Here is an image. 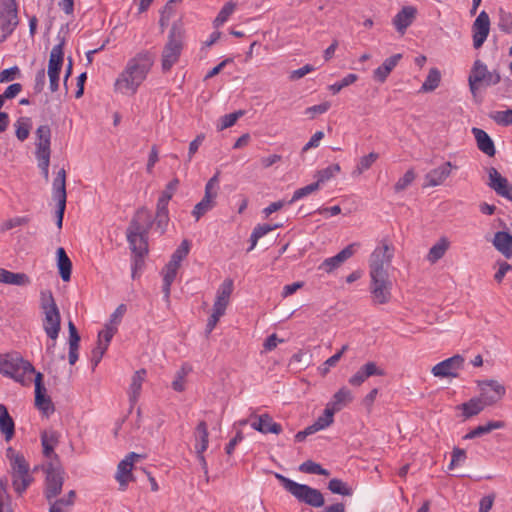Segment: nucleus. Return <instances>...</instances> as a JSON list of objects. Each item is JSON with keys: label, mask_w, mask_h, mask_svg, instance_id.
Wrapping results in <instances>:
<instances>
[{"label": "nucleus", "mask_w": 512, "mask_h": 512, "mask_svg": "<svg viewBox=\"0 0 512 512\" xmlns=\"http://www.w3.org/2000/svg\"><path fill=\"white\" fill-rule=\"evenodd\" d=\"M358 80V76L354 73L347 74L342 80L328 86V89L332 94L339 93L343 88L355 83Z\"/></svg>", "instance_id": "obj_53"}, {"label": "nucleus", "mask_w": 512, "mask_h": 512, "mask_svg": "<svg viewBox=\"0 0 512 512\" xmlns=\"http://www.w3.org/2000/svg\"><path fill=\"white\" fill-rule=\"evenodd\" d=\"M107 348H108L107 344H103L102 341H97V346L92 350V357H91V363H92L93 370L100 363Z\"/></svg>", "instance_id": "obj_61"}, {"label": "nucleus", "mask_w": 512, "mask_h": 512, "mask_svg": "<svg viewBox=\"0 0 512 512\" xmlns=\"http://www.w3.org/2000/svg\"><path fill=\"white\" fill-rule=\"evenodd\" d=\"M245 114V111L243 110H238L236 112H233V113H230V114H226L224 116H222L220 119H219V122L217 124V129L219 131H222L224 129H227L229 127H232L236 121L242 117L243 115Z\"/></svg>", "instance_id": "obj_49"}, {"label": "nucleus", "mask_w": 512, "mask_h": 512, "mask_svg": "<svg viewBox=\"0 0 512 512\" xmlns=\"http://www.w3.org/2000/svg\"><path fill=\"white\" fill-rule=\"evenodd\" d=\"M353 400L352 392L347 387L340 388L332 397L327 407L333 410L334 413L340 411L344 406Z\"/></svg>", "instance_id": "obj_30"}, {"label": "nucleus", "mask_w": 512, "mask_h": 512, "mask_svg": "<svg viewBox=\"0 0 512 512\" xmlns=\"http://www.w3.org/2000/svg\"><path fill=\"white\" fill-rule=\"evenodd\" d=\"M361 369L363 370L364 374L367 378L371 376H383L384 371L377 366L375 362H367L363 366H361Z\"/></svg>", "instance_id": "obj_64"}, {"label": "nucleus", "mask_w": 512, "mask_h": 512, "mask_svg": "<svg viewBox=\"0 0 512 512\" xmlns=\"http://www.w3.org/2000/svg\"><path fill=\"white\" fill-rule=\"evenodd\" d=\"M57 209L55 211L56 225L59 229L63 225V217L66 209L67 194H56L55 198Z\"/></svg>", "instance_id": "obj_50"}, {"label": "nucleus", "mask_w": 512, "mask_h": 512, "mask_svg": "<svg viewBox=\"0 0 512 512\" xmlns=\"http://www.w3.org/2000/svg\"><path fill=\"white\" fill-rule=\"evenodd\" d=\"M340 171V167L338 164H332L325 169H322L317 174V180L314 183H311L305 187L297 189L295 192H314L317 189H320V185L332 177H334Z\"/></svg>", "instance_id": "obj_25"}, {"label": "nucleus", "mask_w": 512, "mask_h": 512, "mask_svg": "<svg viewBox=\"0 0 512 512\" xmlns=\"http://www.w3.org/2000/svg\"><path fill=\"white\" fill-rule=\"evenodd\" d=\"M500 80L499 72L497 70L489 71L487 65L481 60H475L468 77L469 88L474 97L480 88L494 86Z\"/></svg>", "instance_id": "obj_6"}, {"label": "nucleus", "mask_w": 512, "mask_h": 512, "mask_svg": "<svg viewBox=\"0 0 512 512\" xmlns=\"http://www.w3.org/2000/svg\"><path fill=\"white\" fill-rule=\"evenodd\" d=\"M190 250V242L183 240L180 246L173 252L170 263L180 267L181 261L186 258Z\"/></svg>", "instance_id": "obj_51"}, {"label": "nucleus", "mask_w": 512, "mask_h": 512, "mask_svg": "<svg viewBox=\"0 0 512 512\" xmlns=\"http://www.w3.org/2000/svg\"><path fill=\"white\" fill-rule=\"evenodd\" d=\"M370 277L371 283L369 289L373 304L383 305L389 303L392 298V282L389 279V275H370Z\"/></svg>", "instance_id": "obj_9"}, {"label": "nucleus", "mask_w": 512, "mask_h": 512, "mask_svg": "<svg viewBox=\"0 0 512 512\" xmlns=\"http://www.w3.org/2000/svg\"><path fill=\"white\" fill-rule=\"evenodd\" d=\"M217 194H204L202 200L197 203L192 211V215L199 220L203 215L210 211L216 203Z\"/></svg>", "instance_id": "obj_40"}, {"label": "nucleus", "mask_w": 512, "mask_h": 512, "mask_svg": "<svg viewBox=\"0 0 512 512\" xmlns=\"http://www.w3.org/2000/svg\"><path fill=\"white\" fill-rule=\"evenodd\" d=\"M209 433L205 421H200L195 429V450L196 453H204L208 447Z\"/></svg>", "instance_id": "obj_38"}, {"label": "nucleus", "mask_w": 512, "mask_h": 512, "mask_svg": "<svg viewBox=\"0 0 512 512\" xmlns=\"http://www.w3.org/2000/svg\"><path fill=\"white\" fill-rule=\"evenodd\" d=\"M471 132L476 139L479 150L488 156H494L496 150L491 137L480 128L474 127Z\"/></svg>", "instance_id": "obj_28"}, {"label": "nucleus", "mask_w": 512, "mask_h": 512, "mask_svg": "<svg viewBox=\"0 0 512 512\" xmlns=\"http://www.w3.org/2000/svg\"><path fill=\"white\" fill-rule=\"evenodd\" d=\"M46 483L45 497L49 503L55 499L61 492L64 483V470L61 465L53 461L49 462L45 468Z\"/></svg>", "instance_id": "obj_8"}, {"label": "nucleus", "mask_w": 512, "mask_h": 512, "mask_svg": "<svg viewBox=\"0 0 512 512\" xmlns=\"http://www.w3.org/2000/svg\"><path fill=\"white\" fill-rule=\"evenodd\" d=\"M251 420V427L260 433H273L278 435L282 432L281 424L274 422L273 418L268 413L261 415L252 414Z\"/></svg>", "instance_id": "obj_19"}, {"label": "nucleus", "mask_w": 512, "mask_h": 512, "mask_svg": "<svg viewBox=\"0 0 512 512\" xmlns=\"http://www.w3.org/2000/svg\"><path fill=\"white\" fill-rule=\"evenodd\" d=\"M490 32V18L486 11H481L472 24L473 47L479 49Z\"/></svg>", "instance_id": "obj_14"}, {"label": "nucleus", "mask_w": 512, "mask_h": 512, "mask_svg": "<svg viewBox=\"0 0 512 512\" xmlns=\"http://www.w3.org/2000/svg\"><path fill=\"white\" fill-rule=\"evenodd\" d=\"M0 373L13 378L22 385H30L32 375L36 376L34 366L27 360H24L18 354H8L6 358L0 361Z\"/></svg>", "instance_id": "obj_3"}, {"label": "nucleus", "mask_w": 512, "mask_h": 512, "mask_svg": "<svg viewBox=\"0 0 512 512\" xmlns=\"http://www.w3.org/2000/svg\"><path fill=\"white\" fill-rule=\"evenodd\" d=\"M402 57V54H394L386 58L382 65L373 71V79L379 83H384Z\"/></svg>", "instance_id": "obj_26"}, {"label": "nucleus", "mask_w": 512, "mask_h": 512, "mask_svg": "<svg viewBox=\"0 0 512 512\" xmlns=\"http://www.w3.org/2000/svg\"><path fill=\"white\" fill-rule=\"evenodd\" d=\"M43 329L52 340V343L47 346V350L49 351L55 347L56 339L61 329V315L59 309L52 308L48 311H44Z\"/></svg>", "instance_id": "obj_13"}, {"label": "nucleus", "mask_w": 512, "mask_h": 512, "mask_svg": "<svg viewBox=\"0 0 512 512\" xmlns=\"http://www.w3.org/2000/svg\"><path fill=\"white\" fill-rule=\"evenodd\" d=\"M232 291L233 280L229 278L225 279L217 291L216 299L213 305V310L225 314Z\"/></svg>", "instance_id": "obj_23"}, {"label": "nucleus", "mask_w": 512, "mask_h": 512, "mask_svg": "<svg viewBox=\"0 0 512 512\" xmlns=\"http://www.w3.org/2000/svg\"><path fill=\"white\" fill-rule=\"evenodd\" d=\"M139 458H141L140 454L131 452L118 464L115 478L119 482L121 490H124L129 482L135 481V477L132 473L134 467L133 462L135 459Z\"/></svg>", "instance_id": "obj_17"}, {"label": "nucleus", "mask_w": 512, "mask_h": 512, "mask_svg": "<svg viewBox=\"0 0 512 512\" xmlns=\"http://www.w3.org/2000/svg\"><path fill=\"white\" fill-rule=\"evenodd\" d=\"M76 499V492L74 490H70L68 494L60 499H53L51 503H49L52 506L60 507V508H68L72 507L75 503Z\"/></svg>", "instance_id": "obj_60"}, {"label": "nucleus", "mask_w": 512, "mask_h": 512, "mask_svg": "<svg viewBox=\"0 0 512 512\" xmlns=\"http://www.w3.org/2000/svg\"><path fill=\"white\" fill-rule=\"evenodd\" d=\"M59 433L55 430H45L41 433V444L43 447V455L52 458L53 462L58 463L59 457L54 452V448L59 443Z\"/></svg>", "instance_id": "obj_21"}, {"label": "nucleus", "mask_w": 512, "mask_h": 512, "mask_svg": "<svg viewBox=\"0 0 512 512\" xmlns=\"http://www.w3.org/2000/svg\"><path fill=\"white\" fill-rule=\"evenodd\" d=\"M40 307L44 311H48L52 308L59 309L53 294L50 290H42L40 293Z\"/></svg>", "instance_id": "obj_56"}, {"label": "nucleus", "mask_w": 512, "mask_h": 512, "mask_svg": "<svg viewBox=\"0 0 512 512\" xmlns=\"http://www.w3.org/2000/svg\"><path fill=\"white\" fill-rule=\"evenodd\" d=\"M392 257L393 249L387 243H383L382 246L377 247L370 256V275L379 276L382 274H388L384 266L390 265Z\"/></svg>", "instance_id": "obj_12"}, {"label": "nucleus", "mask_w": 512, "mask_h": 512, "mask_svg": "<svg viewBox=\"0 0 512 512\" xmlns=\"http://www.w3.org/2000/svg\"><path fill=\"white\" fill-rule=\"evenodd\" d=\"M489 181L488 185L495 192H511L512 187L509 185L507 179L503 177L496 168L490 167L488 170Z\"/></svg>", "instance_id": "obj_32"}, {"label": "nucleus", "mask_w": 512, "mask_h": 512, "mask_svg": "<svg viewBox=\"0 0 512 512\" xmlns=\"http://www.w3.org/2000/svg\"><path fill=\"white\" fill-rule=\"evenodd\" d=\"M275 477L280 481L284 489L291 493L299 502L316 508L322 507L325 504L324 496L318 489L306 484H299L279 473H275Z\"/></svg>", "instance_id": "obj_4"}, {"label": "nucleus", "mask_w": 512, "mask_h": 512, "mask_svg": "<svg viewBox=\"0 0 512 512\" xmlns=\"http://www.w3.org/2000/svg\"><path fill=\"white\" fill-rule=\"evenodd\" d=\"M11 467L13 470V480L12 484L14 490L18 494H22L31 484L32 477L29 474V464L25 460L24 456L15 455L14 459L11 462Z\"/></svg>", "instance_id": "obj_10"}, {"label": "nucleus", "mask_w": 512, "mask_h": 512, "mask_svg": "<svg viewBox=\"0 0 512 512\" xmlns=\"http://www.w3.org/2000/svg\"><path fill=\"white\" fill-rule=\"evenodd\" d=\"M449 241L447 238L442 237L437 243H435L429 250L427 259L431 263H436L440 260L449 248Z\"/></svg>", "instance_id": "obj_42"}, {"label": "nucleus", "mask_w": 512, "mask_h": 512, "mask_svg": "<svg viewBox=\"0 0 512 512\" xmlns=\"http://www.w3.org/2000/svg\"><path fill=\"white\" fill-rule=\"evenodd\" d=\"M490 118L493 119L498 125L509 126L512 124V109L505 111H495L490 114Z\"/></svg>", "instance_id": "obj_57"}, {"label": "nucleus", "mask_w": 512, "mask_h": 512, "mask_svg": "<svg viewBox=\"0 0 512 512\" xmlns=\"http://www.w3.org/2000/svg\"><path fill=\"white\" fill-rule=\"evenodd\" d=\"M179 266L168 262L163 269V287L162 291L166 300L169 299L171 285L174 282Z\"/></svg>", "instance_id": "obj_39"}, {"label": "nucleus", "mask_w": 512, "mask_h": 512, "mask_svg": "<svg viewBox=\"0 0 512 512\" xmlns=\"http://www.w3.org/2000/svg\"><path fill=\"white\" fill-rule=\"evenodd\" d=\"M145 376L146 370L140 369L137 370L132 377V382L129 389V401L131 403V407H133L138 400Z\"/></svg>", "instance_id": "obj_36"}, {"label": "nucleus", "mask_w": 512, "mask_h": 512, "mask_svg": "<svg viewBox=\"0 0 512 512\" xmlns=\"http://www.w3.org/2000/svg\"><path fill=\"white\" fill-rule=\"evenodd\" d=\"M56 256L60 277L62 278L63 281L67 282L71 278L72 262L66 254V251L63 247H59L57 249Z\"/></svg>", "instance_id": "obj_33"}, {"label": "nucleus", "mask_w": 512, "mask_h": 512, "mask_svg": "<svg viewBox=\"0 0 512 512\" xmlns=\"http://www.w3.org/2000/svg\"><path fill=\"white\" fill-rule=\"evenodd\" d=\"M493 245L506 258L512 257V235L506 231H498L494 235Z\"/></svg>", "instance_id": "obj_29"}, {"label": "nucleus", "mask_w": 512, "mask_h": 512, "mask_svg": "<svg viewBox=\"0 0 512 512\" xmlns=\"http://www.w3.org/2000/svg\"><path fill=\"white\" fill-rule=\"evenodd\" d=\"M152 226V217L150 212L144 208H139L131 219L127 228V241L133 254L145 256L148 253L147 235Z\"/></svg>", "instance_id": "obj_2"}, {"label": "nucleus", "mask_w": 512, "mask_h": 512, "mask_svg": "<svg viewBox=\"0 0 512 512\" xmlns=\"http://www.w3.org/2000/svg\"><path fill=\"white\" fill-rule=\"evenodd\" d=\"M0 431L4 434L6 441L11 440L15 434L14 420L4 404H0Z\"/></svg>", "instance_id": "obj_31"}, {"label": "nucleus", "mask_w": 512, "mask_h": 512, "mask_svg": "<svg viewBox=\"0 0 512 512\" xmlns=\"http://www.w3.org/2000/svg\"><path fill=\"white\" fill-rule=\"evenodd\" d=\"M417 9L413 6L403 7L393 18V24L400 34H404L406 29L413 23L416 17Z\"/></svg>", "instance_id": "obj_24"}, {"label": "nucleus", "mask_w": 512, "mask_h": 512, "mask_svg": "<svg viewBox=\"0 0 512 512\" xmlns=\"http://www.w3.org/2000/svg\"><path fill=\"white\" fill-rule=\"evenodd\" d=\"M441 73L437 68H431L425 81L423 82L420 92H432L440 84Z\"/></svg>", "instance_id": "obj_44"}, {"label": "nucleus", "mask_w": 512, "mask_h": 512, "mask_svg": "<svg viewBox=\"0 0 512 512\" xmlns=\"http://www.w3.org/2000/svg\"><path fill=\"white\" fill-rule=\"evenodd\" d=\"M299 471L302 473H308V474H317L322 476H329L330 472L327 469H324L320 464L312 461L307 460L303 462L299 466Z\"/></svg>", "instance_id": "obj_47"}, {"label": "nucleus", "mask_w": 512, "mask_h": 512, "mask_svg": "<svg viewBox=\"0 0 512 512\" xmlns=\"http://www.w3.org/2000/svg\"><path fill=\"white\" fill-rule=\"evenodd\" d=\"M15 134L19 141H25L32 129V120L30 117H20L14 123Z\"/></svg>", "instance_id": "obj_43"}, {"label": "nucleus", "mask_w": 512, "mask_h": 512, "mask_svg": "<svg viewBox=\"0 0 512 512\" xmlns=\"http://www.w3.org/2000/svg\"><path fill=\"white\" fill-rule=\"evenodd\" d=\"M348 349V345H343L342 348L340 349V351H338L336 354H334L333 356L329 357L324 363L323 365L319 368L320 370V373L321 375H326L330 368L335 366L339 360L341 359L343 353Z\"/></svg>", "instance_id": "obj_54"}, {"label": "nucleus", "mask_w": 512, "mask_h": 512, "mask_svg": "<svg viewBox=\"0 0 512 512\" xmlns=\"http://www.w3.org/2000/svg\"><path fill=\"white\" fill-rule=\"evenodd\" d=\"M43 374L36 373L34 379L35 384V406L46 416L54 412L55 407L51 398L47 395V391L43 382Z\"/></svg>", "instance_id": "obj_15"}, {"label": "nucleus", "mask_w": 512, "mask_h": 512, "mask_svg": "<svg viewBox=\"0 0 512 512\" xmlns=\"http://www.w3.org/2000/svg\"><path fill=\"white\" fill-rule=\"evenodd\" d=\"M378 154L375 152H371L368 155L361 157L356 165V168L353 171L354 175H360L364 171L368 170L372 164L378 159Z\"/></svg>", "instance_id": "obj_48"}, {"label": "nucleus", "mask_w": 512, "mask_h": 512, "mask_svg": "<svg viewBox=\"0 0 512 512\" xmlns=\"http://www.w3.org/2000/svg\"><path fill=\"white\" fill-rule=\"evenodd\" d=\"M280 225L279 224H268V223H264V224H258L252 231L251 233V236H250V247L247 249V252H250L252 251L258 240L260 238H262L263 236H265L266 234H268L269 232L279 228Z\"/></svg>", "instance_id": "obj_41"}, {"label": "nucleus", "mask_w": 512, "mask_h": 512, "mask_svg": "<svg viewBox=\"0 0 512 512\" xmlns=\"http://www.w3.org/2000/svg\"><path fill=\"white\" fill-rule=\"evenodd\" d=\"M452 167L451 162H445L439 167L428 172L425 176L424 187H435L441 185L450 175Z\"/></svg>", "instance_id": "obj_22"}, {"label": "nucleus", "mask_w": 512, "mask_h": 512, "mask_svg": "<svg viewBox=\"0 0 512 512\" xmlns=\"http://www.w3.org/2000/svg\"><path fill=\"white\" fill-rule=\"evenodd\" d=\"M416 174L414 169H409L395 184V189L401 191L406 189L415 179Z\"/></svg>", "instance_id": "obj_62"}, {"label": "nucleus", "mask_w": 512, "mask_h": 512, "mask_svg": "<svg viewBox=\"0 0 512 512\" xmlns=\"http://www.w3.org/2000/svg\"><path fill=\"white\" fill-rule=\"evenodd\" d=\"M116 332H117V327H115L111 324H106L105 329L100 331L98 334V341H102L103 344H107V346H108Z\"/></svg>", "instance_id": "obj_63"}, {"label": "nucleus", "mask_w": 512, "mask_h": 512, "mask_svg": "<svg viewBox=\"0 0 512 512\" xmlns=\"http://www.w3.org/2000/svg\"><path fill=\"white\" fill-rule=\"evenodd\" d=\"M328 489L333 494L342 496H351L353 494V489L346 482L338 478H333L328 482Z\"/></svg>", "instance_id": "obj_45"}, {"label": "nucleus", "mask_w": 512, "mask_h": 512, "mask_svg": "<svg viewBox=\"0 0 512 512\" xmlns=\"http://www.w3.org/2000/svg\"><path fill=\"white\" fill-rule=\"evenodd\" d=\"M498 15L499 29L507 34L512 33V13L504 10L503 8H499Z\"/></svg>", "instance_id": "obj_52"}, {"label": "nucleus", "mask_w": 512, "mask_h": 512, "mask_svg": "<svg viewBox=\"0 0 512 512\" xmlns=\"http://www.w3.org/2000/svg\"><path fill=\"white\" fill-rule=\"evenodd\" d=\"M505 427L504 421H489L485 425H479L476 428L472 429L470 432H468L466 435H464V440H470L477 437H481L485 434L490 433L491 431L495 429H501Z\"/></svg>", "instance_id": "obj_37"}, {"label": "nucleus", "mask_w": 512, "mask_h": 512, "mask_svg": "<svg viewBox=\"0 0 512 512\" xmlns=\"http://www.w3.org/2000/svg\"><path fill=\"white\" fill-rule=\"evenodd\" d=\"M3 11L4 18L0 20V29L3 32V40H5L13 33L19 21L17 15V6L14 1L7 5Z\"/></svg>", "instance_id": "obj_20"}, {"label": "nucleus", "mask_w": 512, "mask_h": 512, "mask_svg": "<svg viewBox=\"0 0 512 512\" xmlns=\"http://www.w3.org/2000/svg\"><path fill=\"white\" fill-rule=\"evenodd\" d=\"M359 246V243L349 244L335 256L325 259L320 264L318 269L323 270L326 273L332 272L334 269L340 267L346 260L352 257Z\"/></svg>", "instance_id": "obj_18"}, {"label": "nucleus", "mask_w": 512, "mask_h": 512, "mask_svg": "<svg viewBox=\"0 0 512 512\" xmlns=\"http://www.w3.org/2000/svg\"><path fill=\"white\" fill-rule=\"evenodd\" d=\"M334 412L330 407L325 408L324 413L320 416L315 422L314 425L317 427L318 431L325 429L333 423Z\"/></svg>", "instance_id": "obj_59"}, {"label": "nucleus", "mask_w": 512, "mask_h": 512, "mask_svg": "<svg viewBox=\"0 0 512 512\" xmlns=\"http://www.w3.org/2000/svg\"><path fill=\"white\" fill-rule=\"evenodd\" d=\"M477 385L480 389L479 399L485 406H492L499 402L506 393L504 385L497 380H479Z\"/></svg>", "instance_id": "obj_11"}, {"label": "nucleus", "mask_w": 512, "mask_h": 512, "mask_svg": "<svg viewBox=\"0 0 512 512\" xmlns=\"http://www.w3.org/2000/svg\"><path fill=\"white\" fill-rule=\"evenodd\" d=\"M64 44L65 41L62 39L59 44L52 48L47 74H60L64 60Z\"/></svg>", "instance_id": "obj_27"}, {"label": "nucleus", "mask_w": 512, "mask_h": 512, "mask_svg": "<svg viewBox=\"0 0 512 512\" xmlns=\"http://www.w3.org/2000/svg\"><path fill=\"white\" fill-rule=\"evenodd\" d=\"M155 55L148 50L138 52L127 61L123 71L115 81V90L122 94H135L146 80L154 65Z\"/></svg>", "instance_id": "obj_1"}, {"label": "nucleus", "mask_w": 512, "mask_h": 512, "mask_svg": "<svg viewBox=\"0 0 512 512\" xmlns=\"http://www.w3.org/2000/svg\"><path fill=\"white\" fill-rule=\"evenodd\" d=\"M306 194H293V197L291 200L289 201H284V200H279V201H276V202H273L271 203L269 206H267L264 210H263V213L265 214V217H268L270 216L272 213L280 210L284 205L286 204H292L294 203L295 201H297L298 199L302 198L303 196H305Z\"/></svg>", "instance_id": "obj_55"}, {"label": "nucleus", "mask_w": 512, "mask_h": 512, "mask_svg": "<svg viewBox=\"0 0 512 512\" xmlns=\"http://www.w3.org/2000/svg\"><path fill=\"white\" fill-rule=\"evenodd\" d=\"M235 8H236V4L234 2L229 1V2L225 3L213 22L214 27L218 28V27L222 26L229 19V17L233 14V12L235 11Z\"/></svg>", "instance_id": "obj_46"}, {"label": "nucleus", "mask_w": 512, "mask_h": 512, "mask_svg": "<svg viewBox=\"0 0 512 512\" xmlns=\"http://www.w3.org/2000/svg\"><path fill=\"white\" fill-rule=\"evenodd\" d=\"M486 406L479 399V397H473L469 401L464 402L457 406V409L462 411L464 420L469 419L473 416L480 414Z\"/></svg>", "instance_id": "obj_34"}, {"label": "nucleus", "mask_w": 512, "mask_h": 512, "mask_svg": "<svg viewBox=\"0 0 512 512\" xmlns=\"http://www.w3.org/2000/svg\"><path fill=\"white\" fill-rule=\"evenodd\" d=\"M0 282L5 284L26 286L30 284V278L25 273H14L4 268H0Z\"/></svg>", "instance_id": "obj_35"}, {"label": "nucleus", "mask_w": 512, "mask_h": 512, "mask_svg": "<svg viewBox=\"0 0 512 512\" xmlns=\"http://www.w3.org/2000/svg\"><path fill=\"white\" fill-rule=\"evenodd\" d=\"M29 222H30V217H28V216L14 217V218H11V219L5 221L1 225L0 230H1V232H6L13 228H16L19 226H24V225L28 224Z\"/></svg>", "instance_id": "obj_58"}, {"label": "nucleus", "mask_w": 512, "mask_h": 512, "mask_svg": "<svg viewBox=\"0 0 512 512\" xmlns=\"http://www.w3.org/2000/svg\"><path fill=\"white\" fill-rule=\"evenodd\" d=\"M36 158L39 168L47 178L50 163L51 129L48 125H41L36 130Z\"/></svg>", "instance_id": "obj_7"}, {"label": "nucleus", "mask_w": 512, "mask_h": 512, "mask_svg": "<svg viewBox=\"0 0 512 512\" xmlns=\"http://www.w3.org/2000/svg\"><path fill=\"white\" fill-rule=\"evenodd\" d=\"M184 46V31L174 24L168 34L161 55V68L163 72H168L178 62Z\"/></svg>", "instance_id": "obj_5"}, {"label": "nucleus", "mask_w": 512, "mask_h": 512, "mask_svg": "<svg viewBox=\"0 0 512 512\" xmlns=\"http://www.w3.org/2000/svg\"><path fill=\"white\" fill-rule=\"evenodd\" d=\"M463 365L464 358L457 354L436 364L431 372L435 377H456L457 371L460 370Z\"/></svg>", "instance_id": "obj_16"}]
</instances>
